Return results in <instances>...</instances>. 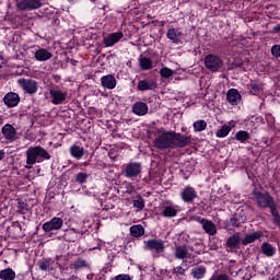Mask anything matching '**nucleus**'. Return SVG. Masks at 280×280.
I'll return each instance as SVG.
<instances>
[{
    "instance_id": "1",
    "label": "nucleus",
    "mask_w": 280,
    "mask_h": 280,
    "mask_svg": "<svg viewBox=\"0 0 280 280\" xmlns=\"http://www.w3.org/2000/svg\"><path fill=\"white\" fill-rule=\"evenodd\" d=\"M51 155L45 148L40 145L31 147L26 151V170H32L36 163H43V161H49Z\"/></svg>"
},
{
    "instance_id": "2",
    "label": "nucleus",
    "mask_w": 280,
    "mask_h": 280,
    "mask_svg": "<svg viewBox=\"0 0 280 280\" xmlns=\"http://www.w3.org/2000/svg\"><path fill=\"white\" fill-rule=\"evenodd\" d=\"M252 194L254 197V202L256 207L260 209V211H266V209H269V211H271L277 206H279L275 197H272V195H270V192L268 191H261L257 188H254Z\"/></svg>"
},
{
    "instance_id": "3",
    "label": "nucleus",
    "mask_w": 280,
    "mask_h": 280,
    "mask_svg": "<svg viewBox=\"0 0 280 280\" xmlns=\"http://www.w3.org/2000/svg\"><path fill=\"white\" fill-rule=\"evenodd\" d=\"M158 150H174V131H165L154 139Z\"/></svg>"
},
{
    "instance_id": "4",
    "label": "nucleus",
    "mask_w": 280,
    "mask_h": 280,
    "mask_svg": "<svg viewBox=\"0 0 280 280\" xmlns=\"http://www.w3.org/2000/svg\"><path fill=\"white\" fill-rule=\"evenodd\" d=\"M203 62L206 65V68L209 71H212V73H215L222 69L224 61H222V58L215 55H207L203 59Z\"/></svg>"
},
{
    "instance_id": "5",
    "label": "nucleus",
    "mask_w": 280,
    "mask_h": 280,
    "mask_svg": "<svg viewBox=\"0 0 280 280\" xmlns=\"http://www.w3.org/2000/svg\"><path fill=\"white\" fill-rule=\"evenodd\" d=\"M15 5L21 12H30L43 8V0H18Z\"/></svg>"
},
{
    "instance_id": "6",
    "label": "nucleus",
    "mask_w": 280,
    "mask_h": 280,
    "mask_svg": "<svg viewBox=\"0 0 280 280\" xmlns=\"http://www.w3.org/2000/svg\"><path fill=\"white\" fill-rule=\"evenodd\" d=\"M18 84L24 93H27L28 95L38 93V82H36V80L21 78L18 80Z\"/></svg>"
},
{
    "instance_id": "7",
    "label": "nucleus",
    "mask_w": 280,
    "mask_h": 280,
    "mask_svg": "<svg viewBox=\"0 0 280 280\" xmlns=\"http://www.w3.org/2000/svg\"><path fill=\"white\" fill-rule=\"evenodd\" d=\"M144 249L161 255V253H165V242L161 238L144 241Z\"/></svg>"
},
{
    "instance_id": "8",
    "label": "nucleus",
    "mask_w": 280,
    "mask_h": 280,
    "mask_svg": "<svg viewBox=\"0 0 280 280\" xmlns=\"http://www.w3.org/2000/svg\"><path fill=\"white\" fill-rule=\"evenodd\" d=\"M191 144V136L178 133L173 131V150L175 148H187Z\"/></svg>"
},
{
    "instance_id": "9",
    "label": "nucleus",
    "mask_w": 280,
    "mask_h": 280,
    "mask_svg": "<svg viewBox=\"0 0 280 280\" xmlns=\"http://www.w3.org/2000/svg\"><path fill=\"white\" fill-rule=\"evenodd\" d=\"M1 133L8 143H14L16 139H19V135L16 132V128L10 124H5L2 129Z\"/></svg>"
},
{
    "instance_id": "10",
    "label": "nucleus",
    "mask_w": 280,
    "mask_h": 280,
    "mask_svg": "<svg viewBox=\"0 0 280 280\" xmlns=\"http://www.w3.org/2000/svg\"><path fill=\"white\" fill-rule=\"evenodd\" d=\"M62 224H65V221H62L61 218H52L50 221L45 222L42 225V229L44 233H51V231H60L62 229Z\"/></svg>"
},
{
    "instance_id": "11",
    "label": "nucleus",
    "mask_w": 280,
    "mask_h": 280,
    "mask_svg": "<svg viewBox=\"0 0 280 280\" xmlns=\"http://www.w3.org/2000/svg\"><path fill=\"white\" fill-rule=\"evenodd\" d=\"M141 170H143V167L141 166V163L131 162L127 164L125 167V176L127 178H137L139 174H141Z\"/></svg>"
},
{
    "instance_id": "12",
    "label": "nucleus",
    "mask_w": 280,
    "mask_h": 280,
    "mask_svg": "<svg viewBox=\"0 0 280 280\" xmlns=\"http://www.w3.org/2000/svg\"><path fill=\"white\" fill-rule=\"evenodd\" d=\"M180 198L183 202L190 205V202H194V200L198 198V192L194 187L186 186L180 192Z\"/></svg>"
},
{
    "instance_id": "13",
    "label": "nucleus",
    "mask_w": 280,
    "mask_h": 280,
    "mask_svg": "<svg viewBox=\"0 0 280 280\" xmlns=\"http://www.w3.org/2000/svg\"><path fill=\"white\" fill-rule=\"evenodd\" d=\"M240 244H242V234L237 232L228 237L225 246L230 252H232L235 250V248H240Z\"/></svg>"
},
{
    "instance_id": "14",
    "label": "nucleus",
    "mask_w": 280,
    "mask_h": 280,
    "mask_svg": "<svg viewBox=\"0 0 280 280\" xmlns=\"http://www.w3.org/2000/svg\"><path fill=\"white\" fill-rule=\"evenodd\" d=\"M3 102L8 108H14V106H19V102H21V97L19 94L14 92L7 93L3 97Z\"/></svg>"
},
{
    "instance_id": "15",
    "label": "nucleus",
    "mask_w": 280,
    "mask_h": 280,
    "mask_svg": "<svg viewBox=\"0 0 280 280\" xmlns=\"http://www.w3.org/2000/svg\"><path fill=\"white\" fill-rule=\"evenodd\" d=\"M246 222V212L244 210H237L230 219V224L232 226H242Z\"/></svg>"
},
{
    "instance_id": "16",
    "label": "nucleus",
    "mask_w": 280,
    "mask_h": 280,
    "mask_svg": "<svg viewBox=\"0 0 280 280\" xmlns=\"http://www.w3.org/2000/svg\"><path fill=\"white\" fill-rule=\"evenodd\" d=\"M49 93L51 102L55 104V106L62 104V102L67 100V92H62L60 90H50Z\"/></svg>"
},
{
    "instance_id": "17",
    "label": "nucleus",
    "mask_w": 280,
    "mask_h": 280,
    "mask_svg": "<svg viewBox=\"0 0 280 280\" xmlns=\"http://www.w3.org/2000/svg\"><path fill=\"white\" fill-rule=\"evenodd\" d=\"M175 259H191V254L186 245H177L174 250Z\"/></svg>"
},
{
    "instance_id": "18",
    "label": "nucleus",
    "mask_w": 280,
    "mask_h": 280,
    "mask_svg": "<svg viewBox=\"0 0 280 280\" xmlns=\"http://www.w3.org/2000/svg\"><path fill=\"white\" fill-rule=\"evenodd\" d=\"M226 100L232 106H237L242 102V94L235 89H230L226 93Z\"/></svg>"
},
{
    "instance_id": "19",
    "label": "nucleus",
    "mask_w": 280,
    "mask_h": 280,
    "mask_svg": "<svg viewBox=\"0 0 280 280\" xmlns=\"http://www.w3.org/2000/svg\"><path fill=\"white\" fill-rule=\"evenodd\" d=\"M101 84L104 89H108L109 91H113V89L117 86V79H115V75L113 74H106L101 78Z\"/></svg>"
},
{
    "instance_id": "20",
    "label": "nucleus",
    "mask_w": 280,
    "mask_h": 280,
    "mask_svg": "<svg viewBox=\"0 0 280 280\" xmlns=\"http://www.w3.org/2000/svg\"><path fill=\"white\" fill-rule=\"evenodd\" d=\"M121 38H124V33H112L106 38H104V45L105 47H113L114 45H117V42L121 40Z\"/></svg>"
},
{
    "instance_id": "21",
    "label": "nucleus",
    "mask_w": 280,
    "mask_h": 280,
    "mask_svg": "<svg viewBox=\"0 0 280 280\" xmlns=\"http://www.w3.org/2000/svg\"><path fill=\"white\" fill-rule=\"evenodd\" d=\"M261 237H264V232H252L245 235V237L242 240V244L243 246H248V244H253V242H256V240H261Z\"/></svg>"
},
{
    "instance_id": "22",
    "label": "nucleus",
    "mask_w": 280,
    "mask_h": 280,
    "mask_svg": "<svg viewBox=\"0 0 280 280\" xmlns=\"http://www.w3.org/2000/svg\"><path fill=\"white\" fill-rule=\"evenodd\" d=\"M148 104L143 102H136L132 106V113L135 115H138V117H143L144 115H148Z\"/></svg>"
},
{
    "instance_id": "23",
    "label": "nucleus",
    "mask_w": 280,
    "mask_h": 280,
    "mask_svg": "<svg viewBox=\"0 0 280 280\" xmlns=\"http://www.w3.org/2000/svg\"><path fill=\"white\" fill-rule=\"evenodd\" d=\"M51 56H52L51 52H49V50L45 48H39L34 54V58L38 62H47V60H51Z\"/></svg>"
},
{
    "instance_id": "24",
    "label": "nucleus",
    "mask_w": 280,
    "mask_h": 280,
    "mask_svg": "<svg viewBox=\"0 0 280 280\" xmlns=\"http://www.w3.org/2000/svg\"><path fill=\"white\" fill-rule=\"evenodd\" d=\"M166 38H168V40H172V43H175V45H178V43H180V39L183 38V33L176 28H168L166 33Z\"/></svg>"
},
{
    "instance_id": "25",
    "label": "nucleus",
    "mask_w": 280,
    "mask_h": 280,
    "mask_svg": "<svg viewBox=\"0 0 280 280\" xmlns=\"http://www.w3.org/2000/svg\"><path fill=\"white\" fill-rule=\"evenodd\" d=\"M156 86V82L153 80L144 79L138 82V91H154Z\"/></svg>"
},
{
    "instance_id": "26",
    "label": "nucleus",
    "mask_w": 280,
    "mask_h": 280,
    "mask_svg": "<svg viewBox=\"0 0 280 280\" xmlns=\"http://www.w3.org/2000/svg\"><path fill=\"white\" fill-rule=\"evenodd\" d=\"M260 252L265 257H275V255H277V247L268 242H264L260 246Z\"/></svg>"
},
{
    "instance_id": "27",
    "label": "nucleus",
    "mask_w": 280,
    "mask_h": 280,
    "mask_svg": "<svg viewBox=\"0 0 280 280\" xmlns=\"http://www.w3.org/2000/svg\"><path fill=\"white\" fill-rule=\"evenodd\" d=\"M201 226L208 235H215V233H218V229H215V223H213L212 221L205 219V221H201Z\"/></svg>"
},
{
    "instance_id": "28",
    "label": "nucleus",
    "mask_w": 280,
    "mask_h": 280,
    "mask_svg": "<svg viewBox=\"0 0 280 280\" xmlns=\"http://www.w3.org/2000/svg\"><path fill=\"white\" fill-rule=\"evenodd\" d=\"M70 154L71 156H73V159H77L78 161H80V159L84 156V148L78 144H73L70 147Z\"/></svg>"
},
{
    "instance_id": "29",
    "label": "nucleus",
    "mask_w": 280,
    "mask_h": 280,
    "mask_svg": "<svg viewBox=\"0 0 280 280\" xmlns=\"http://www.w3.org/2000/svg\"><path fill=\"white\" fill-rule=\"evenodd\" d=\"M248 89H250L249 95H259V93H261L264 91V83L257 82V81H253L248 85Z\"/></svg>"
},
{
    "instance_id": "30",
    "label": "nucleus",
    "mask_w": 280,
    "mask_h": 280,
    "mask_svg": "<svg viewBox=\"0 0 280 280\" xmlns=\"http://www.w3.org/2000/svg\"><path fill=\"white\" fill-rule=\"evenodd\" d=\"M130 235L132 237H143L145 235V229H143V225H132L130 228Z\"/></svg>"
},
{
    "instance_id": "31",
    "label": "nucleus",
    "mask_w": 280,
    "mask_h": 280,
    "mask_svg": "<svg viewBox=\"0 0 280 280\" xmlns=\"http://www.w3.org/2000/svg\"><path fill=\"white\" fill-rule=\"evenodd\" d=\"M1 280H13L16 279V272L12 268H7L0 271Z\"/></svg>"
},
{
    "instance_id": "32",
    "label": "nucleus",
    "mask_w": 280,
    "mask_h": 280,
    "mask_svg": "<svg viewBox=\"0 0 280 280\" xmlns=\"http://www.w3.org/2000/svg\"><path fill=\"white\" fill-rule=\"evenodd\" d=\"M163 218H176L178 215V210L173 206H167L162 211Z\"/></svg>"
},
{
    "instance_id": "33",
    "label": "nucleus",
    "mask_w": 280,
    "mask_h": 280,
    "mask_svg": "<svg viewBox=\"0 0 280 280\" xmlns=\"http://www.w3.org/2000/svg\"><path fill=\"white\" fill-rule=\"evenodd\" d=\"M39 270H43L44 272H47L49 270H54L51 266H54V260L50 258L43 259L38 262Z\"/></svg>"
},
{
    "instance_id": "34",
    "label": "nucleus",
    "mask_w": 280,
    "mask_h": 280,
    "mask_svg": "<svg viewBox=\"0 0 280 280\" xmlns=\"http://www.w3.org/2000/svg\"><path fill=\"white\" fill-rule=\"evenodd\" d=\"M234 139L236 141H240V143H246L250 139V133L245 130H240L235 133Z\"/></svg>"
},
{
    "instance_id": "35",
    "label": "nucleus",
    "mask_w": 280,
    "mask_h": 280,
    "mask_svg": "<svg viewBox=\"0 0 280 280\" xmlns=\"http://www.w3.org/2000/svg\"><path fill=\"white\" fill-rule=\"evenodd\" d=\"M78 233L80 232L75 229L67 230L63 238L66 240V242H75V240H78Z\"/></svg>"
},
{
    "instance_id": "36",
    "label": "nucleus",
    "mask_w": 280,
    "mask_h": 280,
    "mask_svg": "<svg viewBox=\"0 0 280 280\" xmlns=\"http://www.w3.org/2000/svg\"><path fill=\"white\" fill-rule=\"evenodd\" d=\"M139 65L142 71H150V69H152V59L142 57L139 59Z\"/></svg>"
},
{
    "instance_id": "37",
    "label": "nucleus",
    "mask_w": 280,
    "mask_h": 280,
    "mask_svg": "<svg viewBox=\"0 0 280 280\" xmlns=\"http://www.w3.org/2000/svg\"><path fill=\"white\" fill-rule=\"evenodd\" d=\"M73 270H83V268H89V262H86L83 258H77L71 265Z\"/></svg>"
},
{
    "instance_id": "38",
    "label": "nucleus",
    "mask_w": 280,
    "mask_h": 280,
    "mask_svg": "<svg viewBox=\"0 0 280 280\" xmlns=\"http://www.w3.org/2000/svg\"><path fill=\"white\" fill-rule=\"evenodd\" d=\"M229 132H231V127L229 125H223L217 132V137L219 139H224V137H229Z\"/></svg>"
},
{
    "instance_id": "39",
    "label": "nucleus",
    "mask_w": 280,
    "mask_h": 280,
    "mask_svg": "<svg viewBox=\"0 0 280 280\" xmlns=\"http://www.w3.org/2000/svg\"><path fill=\"white\" fill-rule=\"evenodd\" d=\"M30 211V208L26 202L24 201H18V210L16 213H20V215H25Z\"/></svg>"
},
{
    "instance_id": "40",
    "label": "nucleus",
    "mask_w": 280,
    "mask_h": 280,
    "mask_svg": "<svg viewBox=\"0 0 280 280\" xmlns=\"http://www.w3.org/2000/svg\"><path fill=\"white\" fill-rule=\"evenodd\" d=\"M195 132H202V130H207V121L197 120L192 125Z\"/></svg>"
},
{
    "instance_id": "41",
    "label": "nucleus",
    "mask_w": 280,
    "mask_h": 280,
    "mask_svg": "<svg viewBox=\"0 0 280 280\" xmlns=\"http://www.w3.org/2000/svg\"><path fill=\"white\" fill-rule=\"evenodd\" d=\"M207 272L205 267H198L192 269V277L194 279H202Z\"/></svg>"
},
{
    "instance_id": "42",
    "label": "nucleus",
    "mask_w": 280,
    "mask_h": 280,
    "mask_svg": "<svg viewBox=\"0 0 280 280\" xmlns=\"http://www.w3.org/2000/svg\"><path fill=\"white\" fill-rule=\"evenodd\" d=\"M133 207L138 209V211H143L145 209V200L138 196L137 199L133 200Z\"/></svg>"
},
{
    "instance_id": "43",
    "label": "nucleus",
    "mask_w": 280,
    "mask_h": 280,
    "mask_svg": "<svg viewBox=\"0 0 280 280\" xmlns=\"http://www.w3.org/2000/svg\"><path fill=\"white\" fill-rule=\"evenodd\" d=\"M270 213L273 218L275 224H277V226H280L279 206H276L272 210H270Z\"/></svg>"
},
{
    "instance_id": "44",
    "label": "nucleus",
    "mask_w": 280,
    "mask_h": 280,
    "mask_svg": "<svg viewBox=\"0 0 280 280\" xmlns=\"http://www.w3.org/2000/svg\"><path fill=\"white\" fill-rule=\"evenodd\" d=\"M160 75L161 78H172V75H174V70L167 68V67H164L160 70Z\"/></svg>"
},
{
    "instance_id": "45",
    "label": "nucleus",
    "mask_w": 280,
    "mask_h": 280,
    "mask_svg": "<svg viewBox=\"0 0 280 280\" xmlns=\"http://www.w3.org/2000/svg\"><path fill=\"white\" fill-rule=\"evenodd\" d=\"M88 178H89V174L81 172L77 174L75 182L79 183L80 185H84Z\"/></svg>"
},
{
    "instance_id": "46",
    "label": "nucleus",
    "mask_w": 280,
    "mask_h": 280,
    "mask_svg": "<svg viewBox=\"0 0 280 280\" xmlns=\"http://www.w3.org/2000/svg\"><path fill=\"white\" fill-rule=\"evenodd\" d=\"M172 273L183 277V276H185V268L177 266V267L173 268Z\"/></svg>"
},
{
    "instance_id": "47",
    "label": "nucleus",
    "mask_w": 280,
    "mask_h": 280,
    "mask_svg": "<svg viewBox=\"0 0 280 280\" xmlns=\"http://www.w3.org/2000/svg\"><path fill=\"white\" fill-rule=\"evenodd\" d=\"M271 54L275 56V58H280V45L272 46Z\"/></svg>"
},
{
    "instance_id": "48",
    "label": "nucleus",
    "mask_w": 280,
    "mask_h": 280,
    "mask_svg": "<svg viewBox=\"0 0 280 280\" xmlns=\"http://www.w3.org/2000/svg\"><path fill=\"white\" fill-rule=\"evenodd\" d=\"M209 280H229V275L221 273L219 276H212Z\"/></svg>"
},
{
    "instance_id": "49",
    "label": "nucleus",
    "mask_w": 280,
    "mask_h": 280,
    "mask_svg": "<svg viewBox=\"0 0 280 280\" xmlns=\"http://www.w3.org/2000/svg\"><path fill=\"white\" fill-rule=\"evenodd\" d=\"M115 280H132V278H130V275H118L115 277Z\"/></svg>"
},
{
    "instance_id": "50",
    "label": "nucleus",
    "mask_w": 280,
    "mask_h": 280,
    "mask_svg": "<svg viewBox=\"0 0 280 280\" xmlns=\"http://www.w3.org/2000/svg\"><path fill=\"white\" fill-rule=\"evenodd\" d=\"M232 67L233 69H242V67H244V62H234Z\"/></svg>"
},
{
    "instance_id": "51",
    "label": "nucleus",
    "mask_w": 280,
    "mask_h": 280,
    "mask_svg": "<svg viewBox=\"0 0 280 280\" xmlns=\"http://www.w3.org/2000/svg\"><path fill=\"white\" fill-rule=\"evenodd\" d=\"M191 220H194L195 222H200L202 224V221H205L206 219H202L199 215H194V217H191Z\"/></svg>"
},
{
    "instance_id": "52",
    "label": "nucleus",
    "mask_w": 280,
    "mask_h": 280,
    "mask_svg": "<svg viewBox=\"0 0 280 280\" xmlns=\"http://www.w3.org/2000/svg\"><path fill=\"white\" fill-rule=\"evenodd\" d=\"M273 32L275 34H280V24H277L276 26H273Z\"/></svg>"
},
{
    "instance_id": "53",
    "label": "nucleus",
    "mask_w": 280,
    "mask_h": 280,
    "mask_svg": "<svg viewBox=\"0 0 280 280\" xmlns=\"http://www.w3.org/2000/svg\"><path fill=\"white\" fill-rule=\"evenodd\" d=\"M5 159V151L0 150V161H3Z\"/></svg>"
},
{
    "instance_id": "54",
    "label": "nucleus",
    "mask_w": 280,
    "mask_h": 280,
    "mask_svg": "<svg viewBox=\"0 0 280 280\" xmlns=\"http://www.w3.org/2000/svg\"><path fill=\"white\" fill-rule=\"evenodd\" d=\"M13 224H15V225L18 226V229H20V231L23 229V228L21 226V223H20L19 221L14 222Z\"/></svg>"
},
{
    "instance_id": "55",
    "label": "nucleus",
    "mask_w": 280,
    "mask_h": 280,
    "mask_svg": "<svg viewBox=\"0 0 280 280\" xmlns=\"http://www.w3.org/2000/svg\"><path fill=\"white\" fill-rule=\"evenodd\" d=\"M0 126H3V115H0Z\"/></svg>"
},
{
    "instance_id": "56",
    "label": "nucleus",
    "mask_w": 280,
    "mask_h": 280,
    "mask_svg": "<svg viewBox=\"0 0 280 280\" xmlns=\"http://www.w3.org/2000/svg\"><path fill=\"white\" fill-rule=\"evenodd\" d=\"M68 280H78V276H71Z\"/></svg>"
},
{
    "instance_id": "57",
    "label": "nucleus",
    "mask_w": 280,
    "mask_h": 280,
    "mask_svg": "<svg viewBox=\"0 0 280 280\" xmlns=\"http://www.w3.org/2000/svg\"><path fill=\"white\" fill-rule=\"evenodd\" d=\"M70 3H77L78 0H69Z\"/></svg>"
},
{
    "instance_id": "58",
    "label": "nucleus",
    "mask_w": 280,
    "mask_h": 280,
    "mask_svg": "<svg viewBox=\"0 0 280 280\" xmlns=\"http://www.w3.org/2000/svg\"><path fill=\"white\" fill-rule=\"evenodd\" d=\"M75 62H78V61L71 59V65H75Z\"/></svg>"
}]
</instances>
